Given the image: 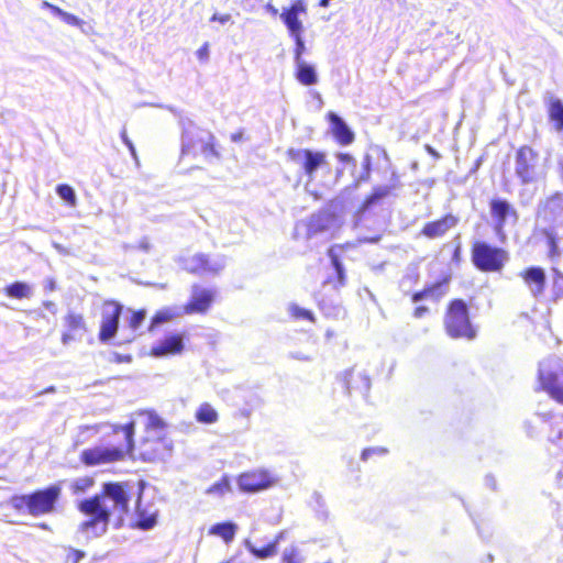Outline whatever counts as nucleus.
<instances>
[{"label": "nucleus", "mask_w": 563, "mask_h": 563, "mask_svg": "<svg viewBox=\"0 0 563 563\" xmlns=\"http://www.w3.org/2000/svg\"><path fill=\"white\" fill-rule=\"evenodd\" d=\"M132 488L128 482L103 483L100 493L77 503V510L87 517L78 530L90 537H101L109 528L111 517L115 527H121L130 512Z\"/></svg>", "instance_id": "f257e3e1"}, {"label": "nucleus", "mask_w": 563, "mask_h": 563, "mask_svg": "<svg viewBox=\"0 0 563 563\" xmlns=\"http://www.w3.org/2000/svg\"><path fill=\"white\" fill-rule=\"evenodd\" d=\"M60 497V484H52L29 494L13 495L9 504L18 514H27L37 518L56 512Z\"/></svg>", "instance_id": "f03ea898"}, {"label": "nucleus", "mask_w": 563, "mask_h": 563, "mask_svg": "<svg viewBox=\"0 0 563 563\" xmlns=\"http://www.w3.org/2000/svg\"><path fill=\"white\" fill-rule=\"evenodd\" d=\"M113 432L124 434V443L120 446H93L85 449L79 455L80 462L86 466H97L123 461L134 451L135 423L130 421L123 426H115Z\"/></svg>", "instance_id": "7ed1b4c3"}, {"label": "nucleus", "mask_w": 563, "mask_h": 563, "mask_svg": "<svg viewBox=\"0 0 563 563\" xmlns=\"http://www.w3.org/2000/svg\"><path fill=\"white\" fill-rule=\"evenodd\" d=\"M442 325L445 334L453 340L473 341L477 338L478 328L472 320L468 303L462 298L448 301Z\"/></svg>", "instance_id": "20e7f679"}, {"label": "nucleus", "mask_w": 563, "mask_h": 563, "mask_svg": "<svg viewBox=\"0 0 563 563\" xmlns=\"http://www.w3.org/2000/svg\"><path fill=\"white\" fill-rule=\"evenodd\" d=\"M471 261L482 273H500L509 261V253L504 247L476 240L471 245Z\"/></svg>", "instance_id": "39448f33"}, {"label": "nucleus", "mask_w": 563, "mask_h": 563, "mask_svg": "<svg viewBox=\"0 0 563 563\" xmlns=\"http://www.w3.org/2000/svg\"><path fill=\"white\" fill-rule=\"evenodd\" d=\"M286 156L299 167L301 174L309 181L314 179L316 173L319 169L328 166L327 154L322 151L290 147L287 150Z\"/></svg>", "instance_id": "423d86ee"}, {"label": "nucleus", "mask_w": 563, "mask_h": 563, "mask_svg": "<svg viewBox=\"0 0 563 563\" xmlns=\"http://www.w3.org/2000/svg\"><path fill=\"white\" fill-rule=\"evenodd\" d=\"M173 441L165 434H145L137 445L139 457L144 462H157L170 455Z\"/></svg>", "instance_id": "0eeeda50"}, {"label": "nucleus", "mask_w": 563, "mask_h": 563, "mask_svg": "<svg viewBox=\"0 0 563 563\" xmlns=\"http://www.w3.org/2000/svg\"><path fill=\"white\" fill-rule=\"evenodd\" d=\"M101 307L102 314L98 339L100 342L106 343L113 339L118 333L123 306L115 299H106L102 301Z\"/></svg>", "instance_id": "6e6552de"}, {"label": "nucleus", "mask_w": 563, "mask_h": 563, "mask_svg": "<svg viewBox=\"0 0 563 563\" xmlns=\"http://www.w3.org/2000/svg\"><path fill=\"white\" fill-rule=\"evenodd\" d=\"M353 243L334 244L328 249L327 255L335 271L334 276H329L323 280L324 286L339 290L346 284V274L342 264V260L347 257L349 251L353 250Z\"/></svg>", "instance_id": "1a4fd4ad"}, {"label": "nucleus", "mask_w": 563, "mask_h": 563, "mask_svg": "<svg viewBox=\"0 0 563 563\" xmlns=\"http://www.w3.org/2000/svg\"><path fill=\"white\" fill-rule=\"evenodd\" d=\"M276 478L264 468H254L238 475L236 483L243 493L253 494L272 487Z\"/></svg>", "instance_id": "9d476101"}, {"label": "nucleus", "mask_w": 563, "mask_h": 563, "mask_svg": "<svg viewBox=\"0 0 563 563\" xmlns=\"http://www.w3.org/2000/svg\"><path fill=\"white\" fill-rule=\"evenodd\" d=\"M539 153L530 145H521L516 152V174L522 184L534 180Z\"/></svg>", "instance_id": "9b49d317"}, {"label": "nucleus", "mask_w": 563, "mask_h": 563, "mask_svg": "<svg viewBox=\"0 0 563 563\" xmlns=\"http://www.w3.org/2000/svg\"><path fill=\"white\" fill-rule=\"evenodd\" d=\"M489 210L493 219L495 220L494 232L500 239L505 240V225L508 217L517 219L518 213L512 206L506 200L500 198H493L489 201Z\"/></svg>", "instance_id": "f8f14e48"}, {"label": "nucleus", "mask_w": 563, "mask_h": 563, "mask_svg": "<svg viewBox=\"0 0 563 563\" xmlns=\"http://www.w3.org/2000/svg\"><path fill=\"white\" fill-rule=\"evenodd\" d=\"M538 383V390L547 393L551 399L563 405V372L539 369Z\"/></svg>", "instance_id": "ddd939ff"}, {"label": "nucleus", "mask_w": 563, "mask_h": 563, "mask_svg": "<svg viewBox=\"0 0 563 563\" xmlns=\"http://www.w3.org/2000/svg\"><path fill=\"white\" fill-rule=\"evenodd\" d=\"M519 277L533 298H540L544 295L547 273L543 267L537 265L527 266L519 272Z\"/></svg>", "instance_id": "4468645a"}, {"label": "nucleus", "mask_w": 563, "mask_h": 563, "mask_svg": "<svg viewBox=\"0 0 563 563\" xmlns=\"http://www.w3.org/2000/svg\"><path fill=\"white\" fill-rule=\"evenodd\" d=\"M184 269L196 276L217 275L221 272L222 266L212 262L207 254L197 253L184 260Z\"/></svg>", "instance_id": "2eb2a0df"}, {"label": "nucleus", "mask_w": 563, "mask_h": 563, "mask_svg": "<svg viewBox=\"0 0 563 563\" xmlns=\"http://www.w3.org/2000/svg\"><path fill=\"white\" fill-rule=\"evenodd\" d=\"M213 300V290L195 285L190 299L184 305V312L186 314L206 313L212 306Z\"/></svg>", "instance_id": "dca6fc26"}, {"label": "nucleus", "mask_w": 563, "mask_h": 563, "mask_svg": "<svg viewBox=\"0 0 563 563\" xmlns=\"http://www.w3.org/2000/svg\"><path fill=\"white\" fill-rule=\"evenodd\" d=\"M459 218L456 216L445 213L439 219L426 222L420 230V234L430 240L440 239L455 228Z\"/></svg>", "instance_id": "f3484780"}, {"label": "nucleus", "mask_w": 563, "mask_h": 563, "mask_svg": "<svg viewBox=\"0 0 563 563\" xmlns=\"http://www.w3.org/2000/svg\"><path fill=\"white\" fill-rule=\"evenodd\" d=\"M306 12L307 7L303 0H296L282 11L280 19L286 25L290 36L302 34L303 25L299 15L306 14Z\"/></svg>", "instance_id": "a211bd4d"}, {"label": "nucleus", "mask_w": 563, "mask_h": 563, "mask_svg": "<svg viewBox=\"0 0 563 563\" xmlns=\"http://www.w3.org/2000/svg\"><path fill=\"white\" fill-rule=\"evenodd\" d=\"M450 282L451 276L445 275L434 283L426 285L421 290L412 292L410 299L415 303L423 299H431L438 302L449 292Z\"/></svg>", "instance_id": "6ab92c4d"}, {"label": "nucleus", "mask_w": 563, "mask_h": 563, "mask_svg": "<svg viewBox=\"0 0 563 563\" xmlns=\"http://www.w3.org/2000/svg\"><path fill=\"white\" fill-rule=\"evenodd\" d=\"M185 334L173 333L153 345L150 354L155 357L177 355L184 351Z\"/></svg>", "instance_id": "aec40b11"}, {"label": "nucleus", "mask_w": 563, "mask_h": 563, "mask_svg": "<svg viewBox=\"0 0 563 563\" xmlns=\"http://www.w3.org/2000/svg\"><path fill=\"white\" fill-rule=\"evenodd\" d=\"M66 330L62 333L60 340L63 344H69L86 331L85 318L81 313L69 311L64 317Z\"/></svg>", "instance_id": "412c9836"}, {"label": "nucleus", "mask_w": 563, "mask_h": 563, "mask_svg": "<svg viewBox=\"0 0 563 563\" xmlns=\"http://www.w3.org/2000/svg\"><path fill=\"white\" fill-rule=\"evenodd\" d=\"M135 520L131 523V527L140 530H150L157 523V511L151 512L142 505V493L137 494L135 499Z\"/></svg>", "instance_id": "4be33fe9"}, {"label": "nucleus", "mask_w": 563, "mask_h": 563, "mask_svg": "<svg viewBox=\"0 0 563 563\" xmlns=\"http://www.w3.org/2000/svg\"><path fill=\"white\" fill-rule=\"evenodd\" d=\"M327 119L330 122L331 134L340 145H349L354 141V133L336 113L329 112Z\"/></svg>", "instance_id": "5701e85b"}, {"label": "nucleus", "mask_w": 563, "mask_h": 563, "mask_svg": "<svg viewBox=\"0 0 563 563\" xmlns=\"http://www.w3.org/2000/svg\"><path fill=\"white\" fill-rule=\"evenodd\" d=\"M198 148L200 154L205 158H219L220 152L219 146L216 140V136L212 133H208L206 137H199L192 143L188 144L184 150L183 153H188L191 148Z\"/></svg>", "instance_id": "b1692460"}, {"label": "nucleus", "mask_w": 563, "mask_h": 563, "mask_svg": "<svg viewBox=\"0 0 563 563\" xmlns=\"http://www.w3.org/2000/svg\"><path fill=\"white\" fill-rule=\"evenodd\" d=\"M285 538H286V532L279 531L278 533L275 534L273 540L271 542H268L267 544H265L261 548H257L252 544H247L246 548H247V551L254 558L260 559V560H266V559L275 556L278 553V545L283 540H285Z\"/></svg>", "instance_id": "393cba45"}, {"label": "nucleus", "mask_w": 563, "mask_h": 563, "mask_svg": "<svg viewBox=\"0 0 563 563\" xmlns=\"http://www.w3.org/2000/svg\"><path fill=\"white\" fill-rule=\"evenodd\" d=\"M238 525L231 521L218 522L208 529V534L221 538L227 544L231 543L236 534Z\"/></svg>", "instance_id": "a878e982"}, {"label": "nucleus", "mask_w": 563, "mask_h": 563, "mask_svg": "<svg viewBox=\"0 0 563 563\" xmlns=\"http://www.w3.org/2000/svg\"><path fill=\"white\" fill-rule=\"evenodd\" d=\"M393 180L395 184L390 187H375L363 200V207L368 208L380 199L389 195V192L398 186L399 177L396 173H393Z\"/></svg>", "instance_id": "bb28decb"}, {"label": "nucleus", "mask_w": 563, "mask_h": 563, "mask_svg": "<svg viewBox=\"0 0 563 563\" xmlns=\"http://www.w3.org/2000/svg\"><path fill=\"white\" fill-rule=\"evenodd\" d=\"M295 76L296 79L305 86H311L318 81L314 68L305 62L297 63Z\"/></svg>", "instance_id": "cd10ccee"}, {"label": "nucleus", "mask_w": 563, "mask_h": 563, "mask_svg": "<svg viewBox=\"0 0 563 563\" xmlns=\"http://www.w3.org/2000/svg\"><path fill=\"white\" fill-rule=\"evenodd\" d=\"M3 294L9 298L25 299L32 296V288L24 282H14L3 288Z\"/></svg>", "instance_id": "c85d7f7f"}, {"label": "nucleus", "mask_w": 563, "mask_h": 563, "mask_svg": "<svg viewBox=\"0 0 563 563\" xmlns=\"http://www.w3.org/2000/svg\"><path fill=\"white\" fill-rule=\"evenodd\" d=\"M548 114L554 122L555 130L563 132V102L560 99L553 98L549 101Z\"/></svg>", "instance_id": "c756f323"}, {"label": "nucleus", "mask_w": 563, "mask_h": 563, "mask_svg": "<svg viewBox=\"0 0 563 563\" xmlns=\"http://www.w3.org/2000/svg\"><path fill=\"white\" fill-rule=\"evenodd\" d=\"M195 418L200 423L211 424L218 421L219 415L209 402H202L198 407Z\"/></svg>", "instance_id": "7c9ffc66"}, {"label": "nucleus", "mask_w": 563, "mask_h": 563, "mask_svg": "<svg viewBox=\"0 0 563 563\" xmlns=\"http://www.w3.org/2000/svg\"><path fill=\"white\" fill-rule=\"evenodd\" d=\"M542 234L545 238L548 252L547 255L551 261H555L560 257V247H559V240L554 231L549 229H543Z\"/></svg>", "instance_id": "2f4dec72"}, {"label": "nucleus", "mask_w": 563, "mask_h": 563, "mask_svg": "<svg viewBox=\"0 0 563 563\" xmlns=\"http://www.w3.org/2000/svg\"><path fill=\"white\" fill-rule=\"evenodd\" d=\"M147 421L144 428L145 434H158L166 428L165 421L155 412L148 411Z\"/></svg>", "instance_id": "473e14b6"}, {"label": "nucleus", "mask_w": 563, "mask_h": 563, "mask_svg": "<svg viewBox=\"0 0 563 563\" xmlns=\"http://www.w3.org/2000/svg\"><path fill=\"white\" fill-rule=\"evenodd\" d=\"M231 492V478L223 475L218 482L213 483L206 489V494L213 496H224Z\"/></svg>", "instance_id": "72a5a7b5"}, {"label": "nucleus", "mask_w": 563, "mask_h": 563, "mask_svg": "<svg viewBox=\"0 0 563 563\" xmlns=\"http://www.w3.org/2000/svg\"><path fill=\"white\" fill-rule=\"evenodd\" d=\"M177 314L173 312L170 309H162L156 311L151 318V322L148 325V331L153 332L155 329L165 322L173 320Z\"/></svg>", "instance_id": "f704fd0d"}, {"label": "nucleus", "mask_w": 563, "mask_h": 563, "mask_svg": "<svg viewBox=\"0 0 563 563\" xmlns=\"http://www.w3.org/2000/svg\"><path fill=\"white\" fill-rule=\"evenodd\" d=\"M93 485H95V479L91 476H84V477L74 479L70 483L69 488L73 494L78 495V494L86 493Z\"/></svg>", "instance_id": "c9c22d12"}, {"label": "nucleus", "mask_w": 563, "mask_h": 563, "mask_svg": "<svg viewBox=\"0 0 563 563\" xmlns=\"http://www.w3.org/2000/svg\"><path fill=\"white\" fill-rule=\"evenodd\" d=\"M303 558L297 545L285 549L280 556V563H302Z\"/></svg>", "instance_id": "e433bc0d"}, {"label": "nucleus", "mask_w": 563, "mask_h": 563, "mask_svg": "<svg viewBox=\"0 0 563 563\" xmlns=\"http://www.w3.org/2000/svg\"><path fill=\"white\" fill-rule=\"evenodd\" d=\"M57 195L67 202L70 207L76 205V195L74 189L67 184H60L56 187Z\"/></svg>", "instance_id": "4c0bfd02"}, {"label": "nucleus", "mask_w": 563, "mask_h": 563, "mask_svg": "<svg viewBox=\"0 0 563 563\" xmlns=\"http://www.w3.org/2000/svg\"><path fill=\"white\" fill-rule=\"evenodd\" d=\"M289 312H290L291 318L295 319V320H307V321H310L312 323L316 322L314 314L310 310H308V309H305V308H301L299 306L292 305L289 308Z\"/></svg>", "instance_id": "58836bf2"}, {"label": "nucleus", "mask_w": 563, "mask_h": 563, "mask_svg": "<svg viewBox=\"0 0 563 563\" xmlns=\"http://www.w3.org/2000/svg\"><path fill=\"white\" fill-rule=\"evenodd\" d=\"M146 318V310L145 309H139L132 311L128 324L132 330H136L145 320Z\"/></svg>", "instance_id": "ea45409f"}, {"label": "nucleus", "mask_w": 563, "mask_h": 563, "mask_svg": "<svg viewBox=\"0 0 563 563\" xmlns=\"http://www.w3.org/2000/svg\"><path fill=\"white\" fill-rule=\"evenodd\" d=\"M327 229V225L321 222L319 218L311 219L307 225V233L309 236L316 235Z\"/></svg>", "instance_id": "a19ab883"}, {"label": "nucleus", "mask_w": 563, "mask_h": 563, "mask_svg": "<svg viewBox=\"0 0 563 563\" xmlns=\"http://www.w3.org/2000/svg\"><path fill=\"white\" fill-rule=\"evenodd\" d=\"M363 172L360 176V180L368 181L372 173V156L366 154L362 162Z\"/></svg>", "instance_id": "79ce46f5"}, {"label": "nucleus", "mask_w": 563, "mask_h": 563, "mask_svg": "<svg viewBox=\"0 0 563 563\" xmlns=\"http://www.w3.org/2000/svg\"><path fill=\"white\" fill-rule=\"evenodd\" d=\"M295 41V51H294V54H295V59L297 63H300V62H303L301 59V56L305 52V43H303V40H302V34H298V35H294L291 36Z\"/></svg>", "instance_id": "37998d69"}, {"label": "nucleus", "mask_w": 563, "mask_h": 563, "mask_svg": "<svg viewBox=\"0 0 563 563\" xmlns=\"http://www.w3.org/2000/svg\"><path fill=\"white\" fill-rule=\"evenodd\" d=\"M553 284H554V287L556 288L555 298L563 297V288H562L563 273L562 272H560L558 269H553Z\"/></svg>", "instance_id": "c03bdc74"}, {"label": "nucleus", "mask_w": 563, "mask_h": 563, "mask_svg": "<svg viewBox=\"0 0 563 563\" xmlns=\"http://www.w3.org/2000/svg\"><path fill=\"white\" fill-rule=\"evenodd\" d=\"M431 314V309L426 305H419L412 310V317L416 319H422Z\"/></svg>", "instance_id": "a18cd8bd"}, {"label": "nucleus", "mask_w": 563, "mask_h": 563, "mask_svg": "<svg viewBox=\"0 0 563 563\" xmlns=\"http://www.w3.org/2000/svg\"><path fill=\"white\" fill-rule=\"evenodd\" d=\"M85 556V552L78 549L70 548L67 553V561L70 563H79Z\"/></svg>", "instance_id": "49530a36"}, {"label": "nucleus", "mask_w": 563, "mask_h": 563, "mask_svg": "<svg viewBox=\"0 0 563 563\" xmlns=\"http://www.w3.org/2000/svg\"><path fill=\"white\" fill-rule=\"evenodd\" d=\"M352 378H353V372H351V371L344 372L340 378L341 383L347 394H350L351 389H352Z\"/></svg>", "instance_id": "de8ad7c7"}, {"label": "nucleus", "mask_w": 563, "mask_h": 563, "mask_svg": "<svg viewBox=\"0 0 563 563\" xmlns=\"http://www.w3.org/2000/svg\"><path fill=\"white\" fill-rule=\"evenodd\" d=\"M562 199V194L556 191L545 198L543 201V208L548 209L552 203L559 202Z\"/></svg>", "instance_id": "09e8293b"}, {"label": "nucleus", "mask_w": 563, "mask_h": 563, "mask_svg": "<svg viewBox=\"0 0 563 563\" xmlns=\"http://www.w3.org/2000/svg\"><path fill=\"white\" fill-rule=\"evenodd\" d=\"M196 55L197 57L201 60V62H206L209 57V44L208 43H205L202 44L196 52Z\"/></svg>", "instance_id": "8fccbe9b"}, {"label": "nucleus", "mask_w": 563, "mask_h": 563, "mask_svg": "<svg viewBox=\"0 0 563 563\" xmlns=\"http://www.w3.org/2000/svg\"><path fill=\"white\" fill-rule=\"evenodd\" d=\"M57 15L60 16L64 21H66L69 24L76 25L79 22L77 16H75L74 14L67 13L62 9H60V13H58Z\"/></svg>", "instance_id": "3c124183"}, {"label": "nucleus", "mask_w": 563, "mask_h": 563, "mask_svg": "<svg viewBox=\"0 0 563 563\" xmlns=\"http://www.w3.org/2000/svg\"><path fill=\"white\" fill-rule=\"evenodd\" d=\"M338 159L343 164H351L352 166L356 164L355 158L349 153H339Z\"/></svg>", "instance_id": "603ef678"}, {"label": "nucleus", "mask_w": 563, "mask_h": 563, "mask_svg": "<svg viewBox=\"0 0 563 563\" xmlns=\"http://www.w3.org/2000/svg\"><path fill=\"white\" fill-rule=\"evenodd\" d=\"M229 20H230V15L229 14H223V15L213 14L210 18L211 22L218 21V22H220L222 24L227 23Z\"/></svg>", "instance_id": "864d4df0"}, {"label": "nucleus", "mask_w": 563, "mask_h": 563, "mask_svg": "<svg viewBox=\"0 0 563 563\" xmlns=\"http://www.w3.org/2000/svg\"><path fill=\"white\" fill-rule=\"evenodd\" d=\"M42 7L45 8V9H48L52 13H54L55 15H57L58 13H60V8L47 2V1H44L42 3Z\"/></svg>", "instance_id": "5fc2aeb1"}, {"label": "nucleus", "mask_w": 563, "mask_h": 563, "mask_svg": "<svg viewBox=\"0 0 563 563\" xmlns=\"http://www.w3.org/2000/svg\"><path fill=\"white\" fill-rule=\"evenodd\" d=\"M424 150L426 152L431 155L434 159H439L441 157V155L439 154L438 151H435L431 145L429 144H426L424 145Z\"/></svg>", "instance_id": "6e6d98bb"}, {"label": "nucleus", "mask_w": 563, "mask_h": 563, "mask_svg": "<svg viewBox=\"0 0 563 563\" xmlns=\"http://www.w3.org/2000/svg\"><path fill=\"white\" fill-rule=\"evenodd\" d=\"M122 137H123L124 143L128 145L129 150L131 151V154H132L134 157H136V155H135V148H134V146H133L132 142L126 137V134H125V133H123V134H122Z\"/></svg>", "instance_id": "4d7b16f0"}, {"label": "nucleus", "mask_w": 563, "mask_h": 563, "mask_svg": "<svg viewBox=\"0 0 563 563\" xmlns=\"http://www.w3.org/2000/svg\"><path fill=\"white\" fill-rule=\"evenodd\" d=\"M374 452V449H364L362 451V459L367 460V457Z\"/></svg>", "instance_id": "13d9d810"}, {"label": "nucleus", "mask_w": 563, "mask_h": 563, "mask_svg": "<svg viewBox=\"0 0 563 563\" xmlns=\"http://www.w3.org/2000/svg\"><path fill=\"white\" fill-rule=\"evenodd\" d=\"M331 0H319L318 5L321 8H328Z\"/></svg>", "instance_id": "bf43d9fd"}, {"label": "nucleus", "mask_w": 563, "mask_h": 563, "mask_svg": "<svg viewBox=\"0 0 563 563\" xmlns=\"http://www.w3.org/2000/svg\"><path fill=\"white\" fill-rule=\"evenodd\" d=\"M240 139H241V134L240 133H235V134L231 135V140L234 141V142L240 141Z\"/></svg>", "instance_id": "052dcab7"}, {"label": "nucleus", "mask_w": 563, "mask_h": 563, "mask_svg": "<svg viewBox=\"0 0 563 563\" xmlns=\"http://www.w3.org/2000/svg\"><path fill=\"white\" fill-rule=\"evenodd\" d=\"M560 172H561V176H562V179H563V163H560Z\"/></svg>", "instance_id": "680f3d73"}, {"label": "nucleus", "mask_w": 563, "mask_h": 563, "mask_svg": "<svg viewBox=\"0 0 563 563\" xmlns=\"http://www.w3.org/2000/svg\"><path fill=\"white\" fill-rule=\"evenodd\" d=\"M332 335V332L331 331H327V336H331Z\"/></svg>", "instance_id": "e2e57ef3"}, {"label": "nucleus", "mask_w": 563, "mask_h": 563, "mask_svg": "<svg viewBox=\"0 0 563 563\" xmlns=\"http://www.w3.org/2000/svg\"><path fill=\"white\" fill-rule=\"evenodd\" d=\"M319 308L324 309L323 305L319 302Z\"/></svg>", "instance_id": "0e129e2a"}]
</instances>
